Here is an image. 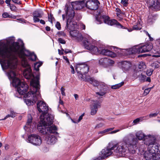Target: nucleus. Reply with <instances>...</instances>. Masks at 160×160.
I'll return each mask as SVG.
<instances>
[{"label":"nucleus","mask_w":160,"mask_h":160,"mask_svg":"<svg viewBox=\"0 0 160 160\" xmlns=\"http://www.w3.org/2000/svg\"><path fill=\"white\" fill-rule=\"evenodd\" d=\"M31 53L28 50L21 49L18 42H13L9 46L6 43L0 42V56L2 58V59H0V63L3 69H16L17 60L15 55L21 58L22 66L27 67L24 70L23 74L26 79H31L30 91L24 96V98H27L25 100V102L28 106L33 105L37 100V97L40 94L39 76L37 75L35 78L30 65L25 58V56H30Z\"/></svg>","instance_id":"f257e3e1"},{"label":"nucleus","mask_w":160,"mask_h":160,"mask_svg":"<svg viewBox=\"0 0 160 160\" xmlns=\"http://www.w3.org/2000/svg\"><path fill=\"white\" fill-rule=\"evenodd\" d=\"M123 141L124 142L114 145L112 142L109 143L106 148L101 152V158L104 159L112 154L122 157L128 152L136 153L137 149V138L130 134L124 137Z\"/></svg>","instance_id":"f03ea898"},{"label":"nucleus","mask_w":160,"mask_h":160,"mask_svg":"<svg viewBox=\"0 0 160 160\" xmlns=\"http://www.w3.org/2000/svg\"><path fill=\"white\" fill-rule=\"evenodd\" d=\"M37 107L38 111L42 112L40 118V121L38 125V130L43 134H57V128L55 125L46 127L52 124L54 118L52 115L47 114L48 110V106L45 102L39 101L37 103Z\"/></svg>","instance_id":"7ed1b4c3"},{"label":"nucleus","mask_w":160,"mask_h":160,"mask_svg":"<svg viewBox=\"0 0 160 160\" xmlns=\"http://www.w3.org/2000/svg\"><path fill=\"white\" fill-rule=\"evenodd\" d=\"M65 10L66 14V26L65 28L68 30H70V34L72 37L75 38L78 41H81L83 39L82 35L77 30H73L75 28L77 23L73 20L75 16V12L72 8L68 4L65 6Z\"/></svg>","instance_id":"20e7f679"},{"label":"nucleus","mask_w":160,"mask_h":160,"mask_svg":"<svg viewBox=\"0 0 160 160\" xmlns=\"http://www.w3.org/2000/svg\"><path fill=\"white\" fill-rule=\"evenodd\" d=\"M8 69V74L9 79L12 80L13 84L17 88L18 93L23 95L28 91V85L25 82H21L20 79L16 78V69L7 68Z\"/></svg>","instance_id":"39448f33"},{"label":"nucleus","mask_w":160,"mask_h":160,"mask_svg":"<svg viewBox=\"0 0 160 160\" xmlns=\"http://www.w3.org/2000/svg\"><path fill=\"white\" fill-rule=\"evenodd\" d=\"M96 20L98 22L97 24H100L103 22L105 23L110 25H116L118 26H120L122 28L123 26L115 19L110 20V18L108 16L103 15L102 16H98L96 17Z\"/></svg>","instance_id":"423d86ee"},{"label":"nucleus","mask_w":160,"mask_h":160,"mask_svg":"<svg viewBox=\"0 0 160 160\" xmlns=\"http://www.w3.org/2000/svg\"><path fill=\"white\" fill-rule=\"evenodd\" d=\"M92 49H89L91 53L93 54H101L103 55L108 56L114 58L116 57V54L111 51L107 49H99L97 47L92 46Z\"/></svg>","instance_id":"0eeeda50"},{"label":"nucleus","mask_w":160,"mask_h":160,"mask_svg":"<svg viewBox=\"0 0 160 160\" xmlns=\"http://www.w3.org/2000/svg\"><path fill=\"white\" fill-rule=\"evenodd\" d=\"M152 48V45L146 44L141 47L132 48L131 52L133 54L147 52L150 51Z\"/></svg>","instance_id":"6e6552de"},{"label":"nucleus","mask_w":160,"mask_h":160,"mask_svg":"<svg viewBox=\"0 0 160 160\" xmlns=\"http://www.w3.org/2000/svg\"><path fill=\"white\" fill-rule=\"evenodd\" d=\"M75 69L78 73H80V76L82 78V74L88 73L89 70V68L84 63H78L77 64Z\"/></svg>","instance_id":"1a4fd4ad"},{"label":"nucleus","mask_w":160,"mask_h":160,"mask_svg":"<svg viewBox=\"0 0 160 160\" xmlns=\"http://www.w3.org/2000/svg\"><path fill=\"white\" fill-rule=\"evenodd\" d=\"M28 140L30 143L35 145H40L42 143L41 137L37 134L30 135L28 137Z\"/></svg>","instance_id":"9d476101"},{"label":"nucleus","mask_w":160,"mask_h":160,"mask_svg":"<svg viewBox=\"0 0 160 160\" xmlns=\"http://www.w3.org/2000/svg\"><path fill=\"white\" fill-rule=\"evenodd\" d=\"M86 7L88 9L92 10H97L100 4L98 0H88L86 2Z\"/></svg>","instance_id":"9b49d317"},{"label":"nucleus","mask_w":160,"mask_h":160,"mask_svg":"<svg viewBox=\"0 0 160 160\" xmlns=\"http://www.w3.org/2000/svg\"><path fill=\"white\" fill-rule=\"evenodd\" d=\"M71 5L72 8L76 10H80L85 7H86V3L85 2V0L75 2H72Z\"/></svg>","instance_id":"f8f14e48"},{"label":"nucleus","mask_w":160,"mask_h":160,"mask_svg":"<svg viewBox=\"0 0 160 160\" xmlns=\"http://www.w3.org/2000/svg\"><path fill=\"white\" fill-rule=\"evenodd\" d=\"M148 152L152 153V154H158L160 152V145L158 143L150 145L148 147Z\"/></svg>","instance_id":"ddd939ff"},{"label":"nucleus","mask_w":160,"mask_h":160,"mask_svg":"<svg viewBox=\"0 0 160 160\" xmlns=\"http://www.w3.org/2000/svg\"><path fill=\"white\" fill-rule=\"evenodd\" d=\"M144 143L149 147L150 145H153L158 143L156 142V139L155 137L149 135L146 136L144 140Z\"/></svg>","instance_id":"4468645a"},{"label":"nucleus","mask_w":160,"mask_h":160,"mask_svg":"<svg viewBox=\"0 0 160 160\" xmlns=\"http://www.w3.org/2000/svg\"><path fill=\"white\" fill-rule=\"evenodd\" d=\"M147 2L149 5L150 7L158 10H160V0H147Z\"/></svg>","instance_id":"2eb2a0df"},{"label":"nucleus","mask_w":160,"mask_h":160,"mask_svg":"<svg viewBox=\"0 0 160 160\" xmlns=\"http://www.w3.org/2000/svg\"><path fill=\"white\" fill-rule=\"evenodd\" d=\"M101 107L100 103L97 101H94L91 107V114L93 115L96 114L98 110V108Z\"/></svg>","instance_id":"dca6fc26"},{"label":"nucleus","mask_w":160,"mask_h":160,"mask_svg":"<svg viewBox=\"0 0 160 160\" xmlns=\"http://www.w3.org/2000/svg\"><path fill=\"white\" fill-rule=\"evenodd\" d=\"M33 20L34 22H38L40 19L38 18H41L43 15V13L41 11L36 10L33 12Z\"/></svg>","instance_id":"f3484780"},{"label":"nucleus","mask_w":160,"mask_h":160,"mask_svg":"<svg viewBox=\"0 0 160 160\" xmlns=\"http://www.w3.org/2000/svg\"><path fill=\"white\" fill-rule=\"evenodd\" d=\"M56 137L52 135H50L46 138V143L50 145L54 144L57 141Z\"/></svg>","instance_id":"a211bd4d"},{"label":"nucleus","mask_w":160,"mask_h":160,"mask_svg":"<svg viewBox=\"0 0 160 160\" xmlns=\"http://www.w3.org/2000/svg\"><path fill=\"white\" fill-rule=\"evenodd\" d=\"M155 154H152V153L148 152V151L145 152L144 154V157L146 160H153Z\"/></svg>","instance_id":"6ab92c4d"},{"label":"nucleus","mask_w":160,"mask_h":160,"mask_svg":"<svg viewBox=\"0 0 160 160\" xmlns=\"http://www.w3.org/2000/svg\"><path fill=\"white\" fill-rule=\"evenodd\" d=\"M122 69L124 71L128 70L131 66V64L130 62L127 61H123L122 62Z\"/></svg>","instance_id":"aec40b11"},{"label":"nucleus","mask_w":160,"mask_h":160,"mask_svg":"<svg viewBox=\"0 0 160 160\" xmlns=\"http://www.w3.org/2000/svg\"><path fill=\"white\" fill-rule=\"evenodd\" d=\"M85 81L90 82L94 86H98L99 85L98 82L93 78H86Z\"/></svg>","instance_id":"412c9836"},{"label":"nucleus","mask_w":160,"mask_h":160,"mask_svg":"<svg viewBox=\"0 0 160 160\" xmlns=\"http://www.w3.org/2000/svg\"><path fill=\"white\" fill-rule=\"evenodd\" d=\"M83 45L85 48L89 50L92 49V46L90 42V41H89L87 39H84L83 41Z\"/></svg>","instance_id":"4be33fe9"},{"label":"nucleus","mask_w":160,"mask_h":160,"mask_svg":"<svg viewBox=\"0 0 160 160\" xmlns=\"http://www.w3.org/2000/svg\"><path fill=\"white\" fill-rule=\"evenodd\" d=\"M136 135L137 138L138 140H142L144 138H145V136L144 134L141 131L138 132L136 133Z\"/></svg>","instance_id":"5701e85b"},{"label":"nucleus","mask_w":160,"mask_h":160,"mask_svg":"<svg viewBox=\"0 0 160 160\" xmlns=\"http://www.w3.org/2000/svg\"><path fill=\"white\" fill-rule=\"evenodd\" d=\"M100 89L101 91L106 92L108 89L107 86L105 83H102L100 85Z\"/></svg>","instance_id":"b1692460"},{"label":"nucleus","mask_w":160,"mask_h":160,"mask_svg":"<svg viewBox=\"0 0 160 160\" xmlns=\"http://www.w3.org/2000/svg\"><path fill=\"white\" fill-rule=\"evenodd\" d=\"M28 118L26 124V126L28 128H30V125L32 122V118L31 115H28Z\"/></svg>","instance_id":"393cba45"},{"label":"nucleus","mask_w":160,"mask_h":160,"mask_svg":"<svg viewBox=\"0 0 160 160\" xmlns=\"http://www.w3.org/2000/svg\"><path fill=\"white\" fill-rule=\"evenodd\" d=\"M139 69L141 71L146 68V66L145 63L142 62H140L138 66Z\"/></svg>","instance_id":"a878e982"},{"label":"nucleus","mask_w":160,"mask_h":160,"mask_svg":"<svg viewBox=\"0 0 160 160\" xmlns=\"http://www.w3.org/2000/svg\"><path fill=\"white\" fill-rule=\"evenodd\" d=\"M124 84V82H122L120 83L112 86L111 88L112 89H116L121 87Z\"/></svg>","instance_id":"bb28decb"},{"label":"nucleus","mask_w":160,"mask_h":160,"mask_svg":"<svg viewBox=\"0 0 160 160\" xmlns=\"http://www.w3.org/2000/svg\"><path fill=\"white\" fill-rule=\"evenodd\" d=\"M2 17L4 18H15L16 16H15L10 15L7 12H4L2 15Z\"/></svg>","instance_id":"cd10ccee"},{"label":"nucleus","mask_w":160,"mask_h":160,"mask_svg":"<svg viewBox=\"0 0 160 160\" xmlns=\"http://www.w3.org/2000/svg\"><path fill=\"white\" fill-rule=\"evenodd\" d=\"M114 128H109L107 129H106L102 131L99 132H98V134H104V133L109 132L110 131H112L114 129Z\"/></svg>","instance_id":"c85d7f7f"},{"label":"nucleus","mask_w":160,"mask_h":160,"mask_svg":"<svg viewBox=\"0 0 160 160\" xmlns=\"http://www.w3.org/2000/svg\"><path fill=\"white\" fill-rule=\"evenodd\" d=\"M42 65V63L39 62H36L34 64V68L36 71H38L39 67Z\"/></svg>","instance_id":"c756f323"},{"label":"nucleus","mask_w":160,"mask_h":160,"mask_svg":"<svg viewBox=\"0 0 160 160\" xmlns=\"http://www.w3.org/2000/svg\"><path fill=\"white\" fill-rule=\"evenodd\" d=\"M31 59L33 61H35L37 58L36 55L34 53L32 52L30 55Z\"/></svg>","instance_id":"7c9ffc66"},{"label":"nucleus","mask_w":160,"mask_h":160,"mask_svg":"<svg viewBox=\"0 0 160 160\" xmlns=\"http://www.w3.org/2000/svg\"><path fill=\"white\" fill-rule=\"evenodd\" d=\"M107 61V59L106 58H101L99 60V63L101 65H104Z\"/></svg>","instance_id":"2f4dec72"},{"label":"nucleus","mask_w":160,"mask_h":160,"mask_svg":"<svg viewBox=\"0 0 160 160\" xmlns=\"http://www.w3.org/2000/svg\"><path fill=\"white\" fill-rule=\"evenodd\" d=\"M128 0H121V3L124 6L126 7L128 4Z\"/></svg>","instance_id":"473e14b6"},{"label":"nucleus","mask_w":160,"mask_h":160,"mask_svg":"<svg viewBox=\"0 0 160 160\" xmlns=\"http://www.w3.org/2000/svg\"><path fill=\"white\" fill-rule=\"evenodd\" d=\"M106 93V92L102 91L100 90V91L99 92H97L96 94H98L100 96H103L105 95Z\"/></svg>","instance_id":"72a5a7b5"},{"label":"nucleus","mask_w":160,"mask_h":160,"mask_svg":"<svg viewBox=\"0 0 160 160\" xmlns=\"http://www.w3.org/2000/svg\"><path fill=\"white\" fill-rule=\"evenodd\" d=\"M146 77V76L142 75V74H141V75L139 76V78L141 81H144Z\"/></svg>","instance_id":"f704fd0d"},{"label":"nucleus","mask_w":160,"mask_h":160,"mask_svg":"<svg viewBox=\"0 0 160 160\" xmlns=\"http://www.w3.org/2000/svg\"><path fill=\"white\" fill-rule=\"evenodd\" d=\"M57 35L59 37L65 36L66 35L65 33L64 32L62 31L58 32L57 33Z\"/></svg>","instance_id":"c9c22d12"},{"label":"nucleus","mask_w":160,"mask_h":160,"mask_svg":"<svg viewBox=\"0 0 160 160\" xmlns=\"http://www.w3.org/2000/svg\"><path fill=\"white\" fill-rule=\"evenodd\" d=\"M140 121V119L139 118H137L135 119L133 122L132 125H134L138 124Z\"/></svg>","instance_id":"e433bc0d"},{"label":"nucleus","mask_w":160,"mask_h":160,"mask_svg":"<svg viewBox=\"0 0 160 160\" xmlns=\"http://www.w3.org/2000/svg\"><path fill=\"white\" fill-rule=\"evenodd\" d=\"M104 125V124L100 123L98 124H97L95 127V128L96 129L97 128H99L102 127Z\"/></svg>","instance_id":"4c0bfd02"},{"label":"nucleus","mask_w":160,"mask_h":160,"mask_svg":"<svg viewBox=\"0 0 160 160\" xmlns=\"http://www.w3.org/2000/svg\"><path fill=\"white\" fill-rule=\"evenodd\" d=\"M151 89L150 88H148L147 89H146L144 92V94L145 95H147L150 91Z\"/></svg>","instance_id":"58836bf2"},{"label":"nucleus","mask_w":160,"mask_h":160,"mask_svg":"<svg viewBox=\"0 0 160 160\" xmlns=\"http://www.w3.org/2000/svg\"><path fill=\"white\" fill-rule=\"evenodd\" d=\"M153 160H160V154H155Z\"/></svg>","instance_id":"ea45409f"},{"label":"nucleus","mask_w":160,"mask_h":160,"mask_svg":"<svg viewBox=\"0 0 160 160\" xmlns=\"http://www.w3.org/2000/svg\"><path fill=\"white\" fill-rule=\"evenodd\" d=\"M153 71H152L151 70H148L147 71L146 74L149 76H150L152 74Z\"/></svg>","instance_id":"a19ab883"},{"label":"nucleus","mask_w":160,"mask_h":160,"mask_svg":"<svg viewBox=\"0 0 160 160\" xmlns=\"http://www.w3.org/2000/svg\"><path fill=\"white\" fill-rule=\"evenodd\" d=\"M84 113H83L79 117V118L78 120L77 121V122H74L73 121H72L73 122H74V123H77V122H79L82 119V117L84 116Z\"/></svg>","instance_id":"79ce46f5"},{"label":"nucleus","mask_w":160,"mask_h":160,"mask_svg":"<svg viewBox=\"0 0 160 160\" xmlns=\"http://www.w3.org/2000/svg\"><path fill=\"white\" fill-rule=\"evenodd\" d=\"M56 28L58 30H60L61 28V25L59 22H57L56 25Z\"/></svg>","instance_id":"37998d69"},{"label":"nucleus","mask_w":160,"mask_h":160,"mask_svg":"<svg viewBox=\"0 0 160 160\" xmlns=\"http://www.w3.org/2000/svg\"><path fill=\"white\" fill-rule=\"evenodd\" d=\"M12 1L15 3L18 4H21V1L20 0H12Z\"/></svg>","instance_id":"c03bdc74"},{"label":"nucleus","mask_w":160,"mask_h":160,"mask_svg":"<svg viewBox=\"0 0 160 160\" xmlns=\"http://www.w3.org/2000/svg\"><path fill=\"white\" fill-rule=\"evenodd\" d=\"M58 41L60 43H61L62 44H65L66 43L65 41L64 40L62 39V38H58Z\"/></svg>","instance_id":"a18cd8bd"},{"label":"nucleus","mask_w":160,"mask_h":160,"mask_svg":"<svg viewBox=\"0 0 160 160\" xmlns=\"http://www.w3.org/2000/svg\"><path fill=\"white\" fill-rule=\"evenodd\" d=\"M65 89L63 87H62L61 88V94L63 96H65V93L64 92Z\"/></svg>","instance_id":"49530a36"},{"label":"nucleus","mask_w":160,"mask_h":160,"mask_svg":"<svg viewBox=\"0 0 160 160\" xmlns=\"http://www.w3.org/2000/svg\"><path fill=\"white\" fill-rule=\"evenodd\" d=\"M132 28L133 29L135 30H139L141 29V28L138 27L137 25H134L133 26Z\"/></svg>","instance_id":"de8ad7c7"},{"label":"nucleus","mask_w":160,"mask_h":160,"mask_svg":"<svg viewBox=\"0 0 160 160\" xmlns=\"http://www.w3.org/2000/svg\"><path fill=\"white\" fill-rule=\"evenodd\" d=\"M61 49L63 51H64L66 53H69V52L70 53L72 52L71 51L70 49H65V50H64L62 48H61Z\"/></svg>","instance_id":"09e8293b"},{"label":"nucleus","mask_w":160,"mask_h":160,"mask_svg":"<svg viewBox=\"0 0 160 160\" xmlns=\"http://www.w3.org/2000/svg\"><path fill=\"white\" fill-rule=\"evenodd\" d=\"M158 115L157 113H154L150 114L149 115V118L154 117Z\"/></svg>","instance_id":"8fccbe9b"},{"label":"nucleus","mask_w":160,"mask_h":160,"mask_svg":"<svg viewBox=\"0 0 160 160\" xmlns=\"http://www.w3.org/2000/svg\"><path fill=\"white\" fill-rule=\"evenodd\" d=\"M53 17L52 16V15H50V16L48 15V19L49 21L51 23H52V19Z\"/></svg>","instance_id":"3c124183"},{"label":"nucleus","mask_w":160,"mask_h":160,"mask_svg":"<svg viewBox=\"0 0 160 160\" xmlns=\"http://www.w3.org/2000/svg\"><path fill=\"white\" fill-rule=\"evenodd\" d=\"M146 34L149 37L150 40L152 41L153 40V38H152L151 37L150 35L148 33V32L146 31Z\"/></svg>","instance_id":"603ef678"},{"label":"nucleus","mask_w":160,"mask_h":160,"mask_svg":"<svg viewBox=\"0 0 160 160\" xmlns=\"http://www.w3.org/2000/svg\"><path fill=\"white\" fill-rule=\"evenodd\" d=\"M119 131H120V130L119 129H118V130H115V131H111L109 133H110V134H113V133H116L117 132H119Z\"/></svg>","instance_id":"864d4df0"},{"label":"nucleus","mask_w":160,"mask_h":160,"mask_svg":"<svg viewBox=\"0 0 160 160\" xmlns=\"http://www.w3.org/2000/svg\"><path fill=\"white\" fill-rule=\"evenodd\" d=\"M108 62L110 64H114V62L113 60H111L110 59H108Z\"/></svg>","instance_id":"5fc2aeb1"},{"label":"nucleus","mask_w":160,"mask_h":160,"mask_svg":"<svg viewBox=\"0 0 160 160\" xmlns=\"http://www.w3.org/2000/svg\"><path fill=\"white\" fill-rule=\"evenodd\" d=\"M14 113L13 111L11 112L10 114V117H11L13 118V117H14L15 116L14 115Z\"/></svg>","instance_id":"6e6d98bb"},{"label":"nucleus","mask_w":160,"mask_h":160,"mask_svg":"<svg viewBox=\"0 0 160 160\" xmlns=\"http://www.w3.org/2000/svg\"><path fill=\"white\" fill-rule=\"evenodd\" d=\"M70 68H71V69H72V71H71L72 73L73 74L74 73L75 71H74V68L73 67L72 65H71L70 66Z\"/></svg>","instance_id":"4d7b16f0"},{"label":"nucleus","mask_w":160,"mask_h":160,"mask_svg":"<svg viewBox=\"0 0 160 160\" xmlns=\"http://www.w3.org/2000/svg\"><path fill=\"white\" fill-rule=\"evenodd\" d=\"M63 58L65 59L67 62L69 64V61L68 60V59L66 57H65V56H64L63 57Z\"/></svg>","instance_id":"13d9d810"},{"label":"nucleus","mask_w":160,"mask_h":160,"mask_svg":"<svg viewBox=\"0 0 160 160\" xmlns=\"http://www.w3.org/2000/svg\"><path fill=\"white\" fill-rule=\"evenodd\" d=\"M39 21H40V23H41L42 24L44 25L45 24V22L44 21V20H42V19L40 20Z\"/></svg>","instance_id":"bf43d9fd"},{"label":"nucleus","mask_w":160,"mask_h":160,"mask_svg":"<svg viewBox=\"0 0 160 160\" xmlns=\"http://www.w3.org/2000/svg\"><path fill=\"white\" fill-rule=\"evenodd\" d=\"M63 51L62 50V51H61L60 49H58V53L60 55H62L63 54Z\"/></svg>","instance_id":"052dcab7"},{"label":"nucleus","mask_w":160,"mask_h":160,"mask_svg":"<svg viewBox=\"0 0 160 160\" xmlns=\"http://www.w3.org/2000/svg\"><path fill=\"white\" fill-rule=\"evenodd\" d=\"M10 117H11L10 115L8 114L7 115H6V116L3 119H2L1 120H5L6 119Z\"/></svg>","instance_id":"680f3d73"},{"label":"nucleus","mask_w":160,"mask_h":160,"mask_svg":"<svg viewBox=\"0 0 160 160\" xmlns=\"http://www.w3.org/2000/svg\"><path fill=\"white\" fill-rule=\"evenodd\" d=\"M45 29L46 31H49L50 30V28L48 26H46L45 28Z\"/></svg>","instance_id":"e2e57ef3"},{"label":"nucleus","mask_w":160,"mask_h":160,"mask_svg":"<svg viewBox=\"0 0 160 160\" xmlns=\"http://www.w3.org/2000/svg\"><path fill=\"white\" fill-rule=\"evenodd\" d=\"M59 103L60 104L62 105L63 104V101L61 100V98H59Z\"/></svg>","instance_id":"0e129e2a"},{"label":"nucleus","mask_w":160,"mask_h":160,"mask_svg":"<svg viewBox=\"0 0 160 160\" xmlns=\"http://www.w3.org/2000/svg\"><path fill=\"white\" fill-rule=\"evenodd\" d=\"M74 97L76 99V100H77L78 98V96L77 94H74Z\"/></svg>","instance_id":"69168bd1"},{"label":"nucleus","mask_w":160,"mask_h":160,"mask_svg":"<svg viewBox=\"0 0 160 160\" xmlns=\"http://www.w3.org/2000/svg\"><path fill=\"white\" fill-rule=\"evenodd\" d=\"M11 1V0H6L5 1V2L9 5L10 4V2Z\"/></svg>","instance_id":"338daca9"},{"label":"nucleus","mask_w":160,"mask_h":160,"mask_svg":"<svg viewBox=\"0 0 160 160\" xmlns=\"http://www.w3.org/2000/svg\"><path fill=\"white\" fill-rule=\"evenodd\" d=\"M146 81H147L149 82H150L151 79H150V78L148 77L146 79Z\"/></svg>","instance_id":"774afa93"}]
</instances>
